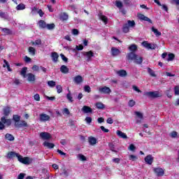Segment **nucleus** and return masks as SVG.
<instances>
[{
	"label": "nucleus",
	"instance_id": "1",
	"mask_svg": "<svg viewBox=\"0 0 179 179\" xmlns=\"http://www.w3.org/2000/svg\"><path fill=\"white\" fill-rule=\"evenodd\" d=\"M127 59L128 61H134L135 64H141L143 62V59L135 54L134 52H131L127 55Z\"/></svg>",
	"mask_w": 179,
	"mask_h": 179
},
{
	"label": "nucleus",
	"instance_id": "2",
	"mask_svg": "<svg viewBox=\"0 0 179 179\" xmlns=\"http://www.w3.org/2000/svg\"><path fill=\"white\" fill-rule=\"evenodd\" d=\"M12 124V120L10 119H6L5 116L1 118L0 121V129H5V125L9 127Z\"/></svg>",
	"mask_w": 179,
	"mask_h": 179
},
{
	"label": "nucleus",
	"instance_id": "3",
	"mask_svg": "<svg viewBox=\"0 0 179 179\" xmlns=\"http://www.w3.org/2000/svg\"><path fill=\"white\" fill-rule=\"evenodd\" d=\"M144 96H147V97H150V99H157V97H162V94L157 91L145 92H144Z\"/></svg>",
	"mask_w": 179,
	"mask_h": 179
},
{
	"label": "nucleus",
	"instance_id": "4",
	"mask_svg": "<svg viewBox=\"0 0 179 179\" xmlns=\"http://www.w3.org/2000/svg\"><path fill=\"white\" fill-rule=\"evenodd\" d=\"M18 162L22 163V164H31L33 163V159L30 157H23L22 155H20L17 159Z\"/></svg>",
	"mask_w": 179,
	"mask_h": 179
},
{
	"label": "nucleus",
	"instance_id": "5",
	"mask_svg": "<svg viewBox=\"0 0 179 179\" xmlns=\"http://www.w3.org/2000/svg\"><path fill=\"white\" fill-rule=\"evenodd\" d=\"M142 45L144 48H146L147 50H156V47H157L156 44L149 43L148 41H145L142 43Z\"/></svg>",
	"mask_w": 179,
	"mask_h": 179
},
{
	"label": "nucleus",
	"instance_id": "6",
	"mask_svg": "<svg viewBox=\"0 0 179 179\" xmlns=\"http://www.w3.org/2000/svg\"><path fill=\"white\" fill-rule=\"evenodd\" d=\"M83 55L84 57H86L87 62H90V61H92V58L94 57V53L92 50L88 52H83Z\"/></svg>",
	"mask_w": 179,
	"mask_h": 179
},
{
	"label": "nucleus",
	"instance_id": "7",
	"mask_svg": "<svg viewBox=\"0 0 179 179\" xmlns=\"http://www.w3.org/2000/svg\"><path fill=\"white\" fill-rule=\"evenodd\" d=\"M39 136L43 141H50V139L52 138V136L48 132H41L40 133Z\"/></svg>",
	"mask_w": 179,
	"mask_h": 179
},
{
	"label": "nucleus",
	"instance_id": "8",
	"mask_svg": "<svg viewBox=\"0 0 179 179\" xmlns=\"http://www.w3.org/2000/svg\"><path fill=\"white\" fill-rule=\"evenodd\" d=\"M153 171L158 177L164 176V170H163L162 168H154Z\"/></svg>",
	"mask_w": 179,
	"mask_h": 179
},
{
	"label": "nucleus",
	"instance_id": "9",
	"mask_svg": "<svg viewBox=\"0 0 179 179\" xmlns=\"http://www.w3.org/2000/svg\"><path fill=\"white\" fill-rule=\"evenodd\" d=\"M99 92L103 93V94H110L111 93V90L108 87H101L99 88Z\"/></svg>",
	"mask_w": 179,
	"mask_h": 179
},
{
	"label": "nucleus",
	"instance_id": "10",
	"mask_svg": "<svg viewBox=\"0 0 179 179\" xmlns=\"http://www.w3.org/2000/svg\"><path fill=\"white\" fill-rule=\"evenodd\" d=\"M15 127L16 128H26L29 127V124H27V122L24 120H20L18 123H15Z\"/></svg>",
	"mask_w": 179,
	"mask_h": 179
},
{
	"label": "nucleus",
	"instance_id": "11",
	"mask_svg": "<svg viewBox=\"0 0 179 179\" xmlns=\"http://www.w3.org/2000/svg\"><path fill=\"white\" fill-rule=\"evenodd\" d=\"M144 160L147 164H149L150 166L153 163L155 157H153L152 155H148L144 158Z\"/></svg>",
	"mask_w": 179,
	"mask_h": 179
},
{
	"label": "nucleus",
	"instance_id": "12",
	"mask_svg": "<svg viewBox=\"0 0 179 179\" xmlns=\"http://www.w3.org/2000/svg\"><path fill=\"white\" fill-rule=\"evenodd\" d=\"M73 80L76 85H80V83H83V77L81 76H76L73 78Z\"/></svg>",
	"mask_w": 179,
	"mask_h": 179
},
{
	"label": "nucleus",
	"instance_id": "13",
	"mask_svg": "<svg viewBox=\"0 0 179 179\" xmlns=\"http://www.w3.org/2000/svg\"><path fill=\"white\" fill-rule=\"evenodd\" d=\"M40 121H41V122H47V121H50V115L45 113H41L40 115Z\"/></svg>",
	"mask_w": 179,
	"mask_h": 179
},
{
	"label": "nucleus",
	"instance_id": "14",
	"mask_svg": "<svg viewBox=\"0 0 179 179\" xmlns=\"http://www.w3.org/2000/svg\"><path fill=\"white\" fill-rule=\"evenodd\" d=\"M138 19H140V20H144V22H149V23H152V20H150L149 17L145 16V15L143 14H138L137 15Z\"/></svg>",
	"mask_w": 179,
	"mask_h": 179
},
{
	"label": "nucleus",
	"instance_id": "15",
	"mask_svg": "<svg viewBox=\"0 0 179 179\" xmlns=\"http://www.w3.org/2000/svg\"><path fill=\"white\" fill-rule=\"evenodd\" d=\"M81 111H83V113H84V114H89V113H93V110L92 109V108H90L87 106H84L82 108Z\"/></svg>",
	"mask_w": 179,
	"mask_h": 179
},
{
	"label": "nucleus",
	"instance_id": "16",
	"mask_svg": "<svg viewBox=\"0 0 179 179\" xmlns=\"http://www.w3.org/2000/svg\"><path fill=\"white\" fill-rule=\"evenodd\" d=\"M20 155L15 152H10L7 154V159H13V157H17L19 159Z\"/></svg>",
	"mask_w": 179,
	"mask_h": 179
},
{
	"label": "nucleus",
	"instance_id": "17",
	"mask_svg": "<svg viewBox=\"0 0 179 179\" xmlns=\"http://www.w3.org/2000/svg\"><path fill=\"white\" fill-rule=\"evenodd\" d=\"M26 78H27L28 82H34V80H36V76L31 73L27 74Z\"/></svg>",
	"mask_w": 179,
	"mask_h": 179
},
{
	"label": "nucleus",
	"instance_id": "18",
	"mask_svg": "<svg viewBox=\"0 0 179 179\" xmlns=\"http://www.w3.org/2000/svg\"><path fill=\"white\" fill-rule=\"evenodd\" d=\"M43 146L45 148H48V149H54V148L55 147V145L52 143L45 141L43 142Z\"/></svg>",
	"mask_w": 179,
	"mask_h": 179
},
{
	"label": "nucleus",
	"instance_id": "19",
	"mask_svg": "<svg viewBox=\"0 0 179 179\" xmlns=\"http://www.w3.org/2000/svg\"><path fill=\"white\" fill-rule=\"evenodd\" d=\"M135 114L136 115V117H138V118H139V120H136V124H141V121H142V120H143V114H142V113L141 112H135Z\"/></svg>",
	"mask_w": 179,
	"mask_h": 179
},
{
	"label": "nucleus",
	"instance_id": "20",
	"mask_svg": "<svg viewBox=\"0 0 179 179\" xmlns=\"http://www.w3.org/2000/svg\"><path fill=\"white\" fill-rule=\"evenodd\" d=\"M59 57V55H58L57 52H53L51 53V58H52L53 62H58Z\"/></svg>",
	"mask_w": 179,
	"mask_h": 179
},
{
	"label": "nucleus",
	"instance_id": "21",
	"mask_svg": "<svg viewBox=\"0 0 179 179\" xmlns=\"http://www.w3.org/2000/svg\"><path fill=\"white\" fill-rule=\"evenodd\" d=\"M88 142H89L90 145L93 146V145H96V143H97V138H94L93 136L89 137Z\"/></svg>",
	"mask_w": 179,
	"mask_h": 179
},
{
	"label": "nucleus",
	"instance_id": "22",
	"mask_svg": "<svg viewBox=\"0 0 179 179\" xmlns=\"http://www.w3.org/2000/svg\"><path fill=\"white\" fill-rule=\"evenodd\" d=\"M116 134L117 136H119V138H122V139H127V138H128L127 134H125V133L121 131L120 130H117L116 131Z\"/></svg>",
	"mask_w": 179,
	"mask_h": 179
},
{
	"label": "nucleus",
	"instance_id": "23",
	"mask_svg": "<svg viewBox=\"0 0 179 179\" xmlns=\"http://www.w3.org/2000/svg\"><path fill=\"white\" fill-rule=\"evenodd\" d=\"M117 75H118V76H120L121 78H125V76H127V71L125 70H119L117 71H116Z\"/></svg>",
	"mask_w": 179,
	"mask_h": 179
},
{
	"label": "nucleus",
	"instance_id": "24",
	"mask_svg": "<svg viewBox=\"0 0 179 179\" xmlns=\"http://www.w3.org/2000/svg\"><path fill=\"white\" fill-rule=\"evenodd\" d=\"M120 52H121L117 48H111V54H112L113 57H117V55H119Z\"/></svg>",
	"mask_w": 179,
	"mask_h": 179
},
{
	"label": "nucleus",
	"instance_id": "25",
	"mask_svg": "<svg viewBox=\"0 0 179 179\" xmlns=\"http://www.w3.org/2000/svg\"><path fill=\"white\" fill-rule=\"evenodd\" d=\"M3 68H7V70L8 72H12V69H10V65L9 64V62L6 61V59L3 60Z\"/></svg>",
	"mask_w": 179,
	"mask_h": 179
},
{
	"label": "nucleus",
	"instance_id": "26",
	"mask_svg": "<svg viewBox=\"0 0 179 179\" xmlns=\"http://www.w3.org/2000/svg\"><path fill=\"white\" fill-rule=\"evenodd\" d=\"M69 16L66 14V13H62L60 14V20L64 22L65 20H68Z\"/></svg>",
	"mask_w": 179,
	"mask_h": 179
},
{
	"label": "nucleus",
	"instance_id": "27",
	"mask_svg": "<svg viewBox=\"0 0 179 179\" xmlns=\"http://www.w3.org/2000/svg\"><path fill=\"white\" fill-rule=\"evenodd\" d=\"M3 112L4 115H9V114H10V108L9 106L4 107L3 109Z\"/></svg>",
	"mask_w": 179,
	"mask_h": 179
},
{
	"label": "nucleus",
	"instance_id": "28",
	"mask_svg": "<svg viewBox=\"0 0 179 179\" xmlns=\"http://www.w3.org/2000/svg\"><path fill=\"white\" fill-rule=\"evenodd\" d=\"M99 19L103 22L105 24H107V22H108V19L106 17V15H103V14L100 13L99 15Z\"/></svg>",
	"mask_w": 179,
	"mask_h": 179
},
{
	"label": "nucleus",
	"instance_id": "29",
	"mask_svg": "<svg viewBox=\"0 0 179 179\" xmlns=\"http://www.w3.org/2000/svg\"><path fill=\"white\" fill-rule=\"evenodd\" d=\"M27 72V67H23L20 71V75L23 78H27V75H26Z\"/></svg>",
	"mask_w": 179,
	"mask_h": 179
},
{
	"label": "nucleus",
	"instance_id": "30",
	"mask_svg": "<svg viewBox=\"0 0 179 179\" xmlns=\"http://www.w3.org/2000/svg\"><path fill=\"white\" fill-rule=\"evenodd\" d=\"M60 71L62 73H68L69 69L65 65H62L60 68Z\"/></svg>",
	"mask_w": 179,
	"mask_h": 179
},
{
	"label": "nucleus",
	"instance_id": "31",
	"mask_svg": "<svg viewBox=\"0 0 179 179\" xmlns=\"http://www.w3.org/2000/svg\"><path fill=\"white\" fill-rule=\"evenodd\" d=\"M152 31H153L154 34H155V36L157 37H159V36H162V32L159 31V30H157V29H155V27H152Z\"/></svg>",
	"mask_w": 179,
	"mask_h": 179
},
{
	"label": "nucleus",
	"instance_id": "32",
	"mask_svg": "<svg viewBox=\"0 0 179 179\" xmlns=\"http://www.w3.org/2000/svg\"><path fill=\"white\" fill-rule=\"evenodd\" d=\"M6 139H7V141H15V137L13 136V135L10 134H6L5 136Z\"/></svg>",
	"mask_w": 179,
	"mask_h": 179
},
{
	"label": "nucleus",
	"instance_id": "33",
	"mask_svg": "<svg viewBox=\"0 0 179 179\" xmlns=\"http://www.w3.org/2000/svg\"><path fill=\"white\" fill-rule=\"evenodd\" d=\"M96 107L99 110H103V108H104L106 107V106L101 102H97L96 103Z\"/></svg>",
	"mask_w": 179,
	"mask_h": 179
},
{
	"label": "nucleus",
	"instance_id": "34",
	"mask_svg": "<svg viewBox=\"0 0 179 179\" xmlns=\"http://www.w3.org/2000/svg\"><path fill=\"white\" fill-rule=\"evenodd\" d=\"M24 9H26V6L24 4H23V3H20L16 7V10H23Z\"/></svg>",
	"mask_w": 179,
	"mask_h": 179
},
{
	"label": "nucleus",
	"instance_id": "35",
	"mask_svg": "<svg viewBox=\"0 0 179 179\" xmlns=\"http://www.w3.org/2000/svg\"><path fill=\"white\" fill-rule=\"evenodd\" d=\"M32 45L40 46L41 45V39H37L35 41L31 42Z\"/></svg>",
	"mask_w": 179,
	"mask_h": 179
},
{
	"label": "nucleus",
	"instance_id": "36",
	"mask_svg": "<svg viewBox=\"0 0 179 179\" xmlns=\"http://www.w3.org/2000/svg\"><path fill=\"white\" fill-rule=\"evenodd\" d=\"M148 72L152 78H156V73H155V71H153L152 69L148 68Z\"/></svg>",
	"mask_w": 179,
	"mask_h": 179
},
{
	"label": "nucleus",
	"instance_id": "37",
	"mask_svg": "<svg viewBox=\"0 0 179 179\" xmlns=\"http://www.w3.org/2000/svg\"><path fill=\"white\" fill-rule=\"evenodd\" d=\"M13 120L15 124L18 123L20 121V116H19V115H13Z\"/></svg>",
	"mask_w": 179,
	"mask_h": 179
},
{
	"label": "nucleus",
	"instance_id": "38",
	"mask_svg": "<svg viewBox=\"0 0 179 179\" xmlns=\"http://www.w3.org/2000/svg\"><path fill=\"white\" fill-rule=\"evenodd\" d=\"M38 24L39 27H41V29H45V27H47V24H45V22H44V20H40L38 22Z\"/></svg>",
	"mask_w": 179,
	"mask_h": 179
},
{
	"label": "nucleus",
	"instance_id": "39",
	"mask_svg": "<svg viewBox=\"0 0 179 179\" xmlns=\"http://www.w3.org/2000/svg\"><path fill=\"white\" fill-rule=\"evenodd\" d=\"M77 158L78 160H80V162H86V157L82 154H78Z\"/></svg>",
	"mask_w": 179,
	"mask_h": 179
},
{
	"label": "nucleus",
	"instance_id": "40",
	"mask_svg": "<svg viewBox=\"0 0 179 179\" xmlns=\"http://www.w3.org/2000/svg\"><path fill=\"white\" fill-rule=\"evenodd\" d=\"M66 99L70 101V103H72L73 101V98L72 97V94H71V91H69V93L66 94Z\"/></svg>",
	"mask_w": 179,
	"mask_h": 179
},
{
	"label": "nucleus",
	"instance_id": "41",
	"mask_svg": "<svg viewBox=\"0 0 179 179\" xmlns=\"http://www.w3.org/2000/svg\"><path fill=\"white\" fill-rule=\"evenodd\" d=\"M129 160H131V162H136L138 160V157L136 155H130L129 156Z\"/></svg>",
	"mask_w": 179,
	"mask_h": 179
},
{
	"label": "nucleus",
	"instance_id": "42",
	"mask_svg": "<svg viewBox=\"0 0 179 179\" xmlns=\"http://www.w3.org/2000/svg\"><path fill=\"white\" fill-rule=\"evenodd\" d=\"M28 51L31 55H36V49L33 47H29Z\"/></svg>",
	"mask_w": 179,
	"mask_h": 179
},
{
	"label": "nucleus",
	"instance_id": "43",
	"mask_svg": "<svg viewBox=\"0 0 179 179\" xmlns=\"http://www.w3.org/2000/svg\"><path fill=\"white\" fill-rule=\"evenodd\" d=\"M0 17L6 20H8V19H9V15H8V14L5 13L0 12Z\"/></svg>",
	"mask_w": 179,
	"mask_h": 179
},
{
	"label": "nucleus",
	"instance_id": "44",
	"mask_svg": "<svg viewBox=\"0 0 179 179\" xmlns=\"http://www.w3.org/2000/svg\"><path fill=\"white\" fill-rule=\"evenodd\" d=\"M137 48H138V47L136 46V45L133 44L129 46V50L130 51H131V52H135V51L137 50Z\"/></svg>",
	"mask_w": 179,
	"mask_h": 179
},
{
	"label": "nucleus",
	"instance_id": "45",
	"mask_svg": "<svg viewBox=\"0 0 179 179\" xmlns=\"http://www.w3.org/2000/svg\"><path fill=\"white\" fill-rule=\"evenodd\" d=\"M56 83L54 80L48 81V85L49 87H55Z\"/></svg>",
	"mask_w": 179,
	"mask_h": 179
},
{
	"label": "nucleus",
	"instance_id": "46",
	"mask_svg": "<svg viewBox=\"0 0 179 179\" xmlns=\"http://www.w3.org/2000/svg\"><path fill=\"white\" fill-rule=\"evenodd\" d=\"M129 27L127 24H124L122 29L124 33H128L129 31Z\"/></svg>",
	"mask_w": 179,
	"mask_h": 179
},
{
	"label": "nucleus",
	"instance_id": "47",
	"mask_svg": "<svg viewBox=\"0 0 179 179\" xmlns=\"http://www.w3.org/2000/svg\"><path fill=\"white\" fill-rule=\"evenodd\" d=\"M129 27H135V21L132 20H128L127 23Z\"/></svg>",
	"mask_w": 179,
	"mask_h": 179
},
{
	"label": "nucleus",
	"instance_id": "48",
	"mask_svg": "<svg viewBox=\"0 0 179 179\" xmlns=\"http://www.w3.org/2000/svg\"><path fill=\"white\" fill-rule=\"evenodd\" d=\"M1 31H3L4 34H10V29L8 28H2Z\"/></svg>",
	"mask_w": 179,
	"mask_h": 179
},
{
	"label": "nucleus",
	"instance_id": "49",
	"mask_svg": "<svg viewBox=\"0 0 179 179\" xmlns=\"http://www.w3.org/2000/svg\"><path fill=\"white\" fill-rule=\"evenodd\" d=\"M175 96H179V85H176L174 87Z\"/></svg>",
	"mask_w": 179,
	"mask_h": 179
},
{
	"label": "nucleus",
	"instance_id": "50",
	"mask_svg": "<svg viewBox=\"0 0 179 179\" xmlns=\"http://www.w3.org/2000/svg\"><path fill=\"white\" fill-rule=\"evenodd\" d=\"M84 91L87 93H90V92H92V88H90V86L89 85H85L84 87Z\"/></svg>",
	"mask_w": 179,
	"mask_h": 179
},
{
	"label": "nucleus",
	"instance_id": "51",
	"mask_svg": "<svg viewBox=\"0 0 179 179\" xmlns=\"http://www.w3.org/2000/svg\"><path fill=\"white\" fill-rule=\"evenodd\" d=\"M46 27H47L48 30H52V29H54L55 27V24H46Z\"/></svg>",
	"mask_w": 179,
	"mask_h": 179
},
{
	"label": "nucleus",
	"instance_id": "52",
	"mask_svg": "<svg viewBox=\"0 0 179 179\" xmlns=\"http://www.w3.org/2000/svg\"><path fill=\"white\" fill-rule=\"evenodd\" d=\"M56 89L58 94L62 93V86L57 85H56Z\"/></svg>",
	"mask_w": 179,
	"mask_h": 179
},
{
	"label": "nucleus",
	"instance_id": "53",
	"mask_svg": "<svg viewBox=\"0 0 179 179\" xmlns=\"http://www.w3.org/2000/svg\"><path fill=\"white\" fill-rule=\"evenodd\" d=\"M71 33L73 36H78L79 35V30H78V29H73Z\"/></svg>",
	"mask_w": 179,
	"mask_h": 179
},
{
	"label": "nucleus",
	"instance_id": "54",
	"mask_svg": "<svg viewBox=\"0 0 179 179\" xmlns=\"http://www.w3.org/2000/svg\"><path fill=\"white\" fill-rule=\"evenodd\" d=\"M115 6H116L117 8H118L119 9H121V8H122V2L116 1H115Z\"/></svg>",
	"mask_w": 179,
	"mask_h": 179
},
{
	"label": "nucleus",
	"instance_id": "55",
	"mask_svg": "<svg viewBox=\"0 0 179 179\" xmlns=\"http://www.w3.org/2000/svg\"><path fill=\"white\" fill-rule=\"evenodd\" d=\"M174 54L173 53H170L169 55H168V61H173L174 59Z\"/></svg>",
	"mask_w": 179,
	"mask_h": 179
},
{
	"label": "nucleus",
	"instance_id": "56",
	"mask_svg": "<svg viewBox=\"0 0 179 179\" xmlns=\"http://www.w3.org/2000/svg\"><path fill=\"white\" fill-rule=\"evenodd\" d=\"M177 135H178V134L177 133V131H172L170 134V136L171 138H177Z\"/></svg>",
	"mask_w": 179,
	"mask_h": 179
},
{
	"label": "nucleus",
	"instance_id": "57",
	"mask_svg": "<svg viewBox=\"0 0 179 179\" xmlns=\"http://www.w3.org/2000/svg\"><path fill=\"white\" fill-rule=\"evenodd\" d=\"M34 99L36 100V101H40V94H36L34 96Z\"/></svg>",
	"mask_w": 179,
	"mask_h": 179
},
{
	"label": "nucleus",
	"instance_id": "58",
	"mask_svg": "<svg viewBox=\"0 0 179 179\" xmlns=\"http://www.w3.org/2000/svg\"><path fill=\"white\" fill-rule=\"evenodd\" d=\"M85 122L87 124H92V117L87 116L85 117Z\"/></svg>",
	"mask_w": 179,
	"mask_h": 179
},
{
	"label": "nucleus",
	"instance_id": "59",
	"mask_svg": "<svg viewBox=\"0 0 179 179\" xmlns=\"http://www.w3.org/2000/svg\"><path fill=\"white\" fill-rule=\"evenodd\" d=\"M76 50H77V51H82V50H83V45H76Z\"/></svg>",
	"mask_w": 179,
	"mask_h": 179
},
{
	"label": "nucleus",
	"instance_id": "60",
	"mask_svg": "<svg viewBox=\"0 0 179 179\" xmlns=\"http://www.w3.org/2000/svg\"><path fill=\"white\" fill-rule=\"evenodd\" d=\"M112 162H113V163H116L117 164H118L120 163V162H121V159H120V158H113L112 159Z\"/></svg>",
	"mask_w": 179,
	"mask_h": 179
},
{
	"label": "nucleus",
	"instance_id": "61",
	"mask_svg": "<svg viewBox=\"0 0 179 179\" xmlns=\"http://www.w3.org/2000/svg\"><path fill=\"white\" fill-rule=\"evenodd\" d=\"M26 177V173H21L18 175L17 179H23Z\"/></svg>",
	"mask_w": 179,
	"mask_h": 179
},
{
	"label": "nucleus",
	"instance_id": "62",
	"mask_svg": "<svg viewBox=\"0 0 179 179\" xmlns=\"http://www.w3.org/2000/svg\"><path fill=\"white\" fill-rule=\"evenodd\" d=\"M60 57L62 61H64V62H68V59L66 58V57H65V55H64V54H61Z\"/></svg>",
	"mask_w": 179,
	"mask_h": 179
},
{
	"label": "nucleus",
	"instance_id": "63",
	"mask_svg": "<svg viewBox=\"0 0 179 179\" xmlns=\"http://www.w3.org/2000/svg\"><path fill=\"white\" fill-rule=\"evenodd\" d=\"M134 106H135V101H134L132 99L129 101V106L134 107Z\"/></svg>",
	"mask_w": 179,
	"mask_h": 179
},
{
	"label": "nucleus",
	"instance_id": "64",
	"mask_svg": "<svg viewBox=\"0 0 179 179\" xmlns=\"http://www.w3.org/2000/svg\"><path fill=\"white\" fill-rule=\"evenodd\" d=\"M136 148L134 144H131L129 147V150H131V152H134Z\"/></svg>",
	"mask_w": 179,
	"mask_h": 179
}]
</instances>
